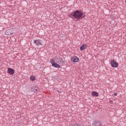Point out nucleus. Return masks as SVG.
<instances>
[{
	"instance_id": "nucleus-3",
	"label": "nucleus",
	"mask_w": 126,
	"mask_h": 126,
	"mask_svg": "<svg viewBox=\"0 0 126 126\" xmlns=\"http://www.w3.org/2000/svg\"><path fill=\"white\" fill-rule=\"evenodd\" d=\"M92 126H102V123L99 121H94L93 122L92 125Z\"/></svg>"
},
{
	"instance_id": "nucleus-5",
	"label": "nucleus",
	"mask_w": 126,
	"mask_h": 126,
	"mask_svg": "<svg viewBox=\"0 0 126 126\" xmlns=\"http://www.w3.org/2000/svg\"><path fill=\"white\" fill-rule=\"evenodd\" d=\"M56 61L57 63H59V64H63V63H64L63 59L61 57H59V58H56Z\"/></svg>"
},
{
	"instance_id": "nucleus-8",
	"label": "nucleus",
	"mask_w": 126,
	"mask_h": 126,
	"mask_svg": "<svg viewBox=\"0 0 126 126\" xmlns=\"http://www.w3.org/2000/svg\"><path fill=\"white\" fill-rule=\"evenodd\" d=\"M7 72L9 74L13 75V74H14V70L11 68H8L7 69Z\"/></svg>"
},
{
	"instance_id": "nucleus-11",
	"label": "nucleus",
	"mask_w": 126,
	"mask_h": 126,
	"mask_svg": "<svg viewBox=\"0 0 126 126\" xmlns=\"http://www.w3.org/2000/svg\"><path fill=\"white\" fill-rule=\"evenodd\" d=\"M5 34L7 35H11V34H12V32H10L9 30H7L5 31Z\"/></svg>"
},
{
	"instance_id": "nucleus-10",
	"label": "nucleus",
	"mask_w": 126,
	"mask_h": 126,
	"mask_svg": "<svg viewBox=\"0 0 126 126\" xmlns=\"http://www.w3.org/2000/svg\"><path fill=\"white\" fill-rule=\"evenodd\" d=\"M86 47H87L86 45H82L80 47V49L81 51H83V50H85V49H86Z\"/></svg>"
},
{
	"instance_id": "nucleus-6",
	"label": "nucleus",
	"mask_w": 126,
	"mask_h": 126,
	"mask_svg": "<svg viewBox=\"0 0 126 126\" xmlns=\"http://www.w3.org/2000/svg\"><path fill=\"white\" fill-rule=\"evenodd\" d=\"M33 43L35 44L37 46H40V45H43L42 44V40L40 39L34 40Z\"/></svg>"
},
{
	"instance_id": "nucleus-7",
	"label": "nucleus",
	"mask_w": 126,
	"mask_h": 126,
	"mask_svg": "<svg viewBox=\"0 0 126 126\" xmlns=\"http://www.w3.org/2000/svg\"><path fill=\"white\" fill-rule=\"evenodd\" d=\"M71 61L73 62V63H78V61H79V59L76 56H74L71 58Z\"/></svg>"
},
{
	"instance_id": "nucleus-15",
	"label": "nucleus",
	"mask_w": 126,
	"mask_h": 126,
	"mask_svg": "<svg viewBox=\"0 0 126 126\" xmlns=\"http://www.w3.org/2000/svg\"><path fill=\"white\" fill-rule=\"evenodd\" d=\"M35 91H37V89H35Z\"/></svg>"
},
{
	"instance_id": "nucleus-12",
	"label": "nucleus",
	"mask_w": 126,
	"mask_h": 126,
	"mask_svg": "<svg viewBox=\"0 0 126 126\" xmlns=\"http://www.w3.org/2000/svg\"><path fill=\"white\" fill-rule=\"evenodd\" d=\"M30 79L32 81H34L36 80V77H35L34 76H31Z\"/></svg>"
},
{
	"instance_id": "nucleus-2",
	"label": "nucleus",
	"mask_w": 126,
	"mask_h": 126,
	"mask_svg": "<svg viewBox=\"0 0 126 126\" xmlns=\"http://www.w3.org/2000/svg\"><path fill=\"white\" fill-rule=\"evenodd\" d=\"M50 63L52 64V66L56 67V68H61V65L56 63L53 60L50 61Z\"/></svg>"
},
{
	"instance_id": "nucleus-1",
	"label": "nucleus",
	"mask_w": 126,
	"mask_h": 126,
	"mask_svg": "<svg viewBox=\"0 0 126 126\" xmlns=\"http://www.w3.org/2000/svg\"><path fill=\"white\" fill-rule=\"evenodd\" d=\"M69 17L72 18V19H77V20H81L82 18L85 17V15H83L82 11L76 10L73 11L68 15Z\"/></svg>"
},
{
	"instance_id": "nucleus-13",
	"label": "nucleus",
	"mask_w": 126,
	"mask_h": 126,
	"mask_svg": "<svg viewBox=\"0 0 126 126\" xmlns=\"http://www.w3.org/2000/svg\"><path fill=\"white\" fill-rule=\"evenodd\" d=\"M114 96H117V95H118V94L117 93H114Z\"/></svg>"
},
{
	"instance_id": "nucleus-9",
	"label": "nucleus",
	"mask_w": 126,
	"mask_h": 126,
	"mask_svg": "<svg viewBox=\"0 0 126 126\" xmlns=\"http://www.w3.org/2000/svg\"><path fill=\"white\" fill-rule=\"evenodd\" d=\"M92 96H94V97H98L99 96V94L97 92L93 91L91 93Z\"/></svg>"
},
{
	"instance_id": "nucleus-14",
	"label": "nucleus",
	"mask_w": 126,
	"mask_h": 126,
	"mask_svg": "<svg viewBox=\"0 0 126 126\" xmlns=\"http://www.w3.org/2000/svg\"><path fill=\"white\" fill-rule=\"evenodd\" d=\"M58 93H62V92H61L60 91H58Z\"/></svg>"
},
{
	"instance_id": "nucleus-4",
	"label": "nucleus",
	"mask_w": 126,
	"mask_h": 126,
	"mask_svg": "<svg viewBox=\"0 0 126 126\" xmlns=\"http://www.w3.org/2000/svg\"><path fill=\"white\" fill-rule=\"evenodd\" d=\"M111 65L112 66V67H118V66H119V63H118L115 62V60H112L111 62Z\"/></svg>"
}]
</instances>
